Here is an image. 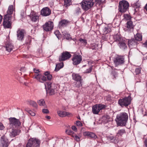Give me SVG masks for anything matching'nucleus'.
I'll use <instances>...</instances> for the list:
<instances>
[{
	"mask_svg": "<svg viewBox=\"0 0 147 147\" xmlns=\"http://www.w3.org/2000/svg\"><path fill=\"white\" fill-rule=\"evenodd\" d=\"M116 121L119 125H125L128 119V115L125 112H122L117 115Z\"/></svg>",
	"mask_w": 147,
	"mask_h": 147,
	"instance_id": "nucleus-1",
	"label": "nucleus"
},
{
	"mask_svg": "<svg viewBox=\"0 0 147 147\" xmlns=\"http://www.w3.org/2000/svg\"><path fill=\"white\" fill-rule=\"evenodd\" d=\"M45 88L47 89V90L48 92H49V94L52 95L55 94V90L56 88V86L54 83L51 82H46L45 83Z\"/></svg>",
	"mask_w": 147,
	"mask_h": 147,
	"instance_id": "nucleus-2",
	"label": "nucleus"
},
{
	"mask_svg": "<svg viewBox=\"0 0 147 147\" xmlns=\"http://www.w3.org/2000/svg\"><path fill=\"white\" fill-rule=\"evenodd\" d=\"M129 6V3L126 1L122 0L120 1L119 5V11L121 13L125 12L128 10Z\"/></svg>",
	"mask_w": 147,
	"mask_h": 147,
	"instance_id": "nucleus-3",
	"label": "nucleus"
},
{
	"mask_svg": "<svg viewBox=\"0 0 147 147\" xmlns=\"http://www.w3.org/2000/svg\"><path fill=\"white\" fill-rule=\"evenodd\" d=\"M80 4L82 9L87 11L93 5L94 2L91 0H83Z\"/></svg>",
	"mask_w": 147,
	"mask_h": 147,
	"instance_id": "nucleus-4",
	"label": "nucleus"
},
{
	"mask_svg": "<svg viewBox=\"0 0 147 147\" xmlns=\"http://www.w3.org/2000/svg\"><path fill=\"white\" fill-rule=\"evenodd\" d=\"M113 61L115 67L122 65L125 62L123 57L118 55H116L114 57Z\"/></svg>",
	"mask_w": 147,
	"mask_h": 147,
	"instance_id": "nucleus-5",
	"label": "nucleus"
},
{
	"mask_svg": "<svg viewBox=\"0 0 147 147\" xmlns=\"http://www.w3.org/2000/svg\"><path fill=\"white\" fill-rule=\"evenodd\" d=\"M131 97L129 96L122 99L119 100L118 103L122 107H127L129 105L131 102Z\"/></svg>",
	"mask_w": 147,
	"mask_h": 147,
	"instance_id": "nucleus-6",
	"label": "nucleus"
},
{
	"mask_svg": "<svg viewBox=\"0 0 147 147\" xmlns=\"http://www.w3.org/2000/svg\"><path fill=\"white\" fill-rule=\"evenodd\" d=\"M40 144V142L38 139L32 138L28 140L26 147H39Z\"/></svg>",
	"mask_w": 147,
	"mask_h": 147,
	"instance_id": "nucleus-7",
	"label": "nucleus"
},
{
	"mask_svg": "<svg viewBox=\"0 0 147 147\" xmlns=\"http://www.w3.org/2000/svg\"><path fill=\"white\" fill-rule=\"evenodd\" d=\"M106 106L104 105L98 104L93 106L92 107V112L95 114H97L100 110L104 109Z\"/></svg>",
	"mask_w": 147,
	"mask_h": 147,
	"instance_id": "nucleus-8",
	"label": "nucleus"
},
{
	"mask_svg": "<svg viewBox=\"0 0 147 147\" xmlns=\"http://www.w3.org/2000/svg\"><path fill=\"white\" fill-rule=\"evenodd\" d=\"M10 125L14 128L19 126L21 124L20 122L18 119L15 117L10 118L9 119Z\"/></svg>",
	"mask_w": 147,
	"mask_h": 147,
	"instance_id": "nucleus-9",
	"label": "nucleus"
},
{
	"mask_svg": "<svg viewBox=\"0 0 147 147\" xmlns=\"http://www.w3.org/2000/svg\"><path fill=\"white\" fill-rule=\"evenodd\" d=\"M53 23L51 21H49L46 22L43 25L42 27L44 30L48 32L52 30L53 28Z\"/></svg>",
	"mask_w": 147,
	"mask_h": 147,
	"instance_id": "nucleus-10",
	"label": "nucleus"
},
{
	"mask_svg": "<svg viewBox=\"0 0 147 147\" xmlns=\"http://www.w3.org/2000/svg\"><path fill=\"white\" fill-rule=\"evenodd\" d=\"M0 142V147H8L9 144L8 140L4 135L1 138Z\"/></svg>",
	"mask_w": 147,
	"mask_h": 147,
	"instance_id": "nucleus-11",
	"label": "nucleus"
},
{
	"mask_svg": "<svg viewBox=\"0 0 147 147\" xmlns=\"http://www.w3.org/2000/svg\"><path fill=\"white\" fill-rule=\"evenodd\" d=\"M17 39L20 41L24 40L26 33L25 31L22 29H19L17 30Z\"/></svg>",
	"mask_w": 147,
	"mask_h": 147,
	"instance_id": "nucleus-12",
	"label": "nucleus"
},
{
	"mask_svg": "<svg viewBox=\"0 0 147 147\" xmlns=\"http://www.w3.org/2000/svg\"><path fill=\"white\" fill-rule=\"evenodd\" d=\"M8 131L9 133V136L12 138L18 135L20 133V130L10 128L8 129Z\"/></svg>",
	"mask_w": 147,
	"mask_h": 147,
	"instance_id": "nucleus-13",
	"label": "nucleus"
},
{
	"mask_svg": "<svg viewBox=\"0 0 147 147\" xmlns=\"http://www.w3.org/2000/svg\"><path fill=\"white\" fill-rule=\"evenodd\" d=\"M82 60V57L81 55H75L72 58L73 63L74 65H75L79 64Z\"/></svg>",
	"mask_w": 147,
	"mask_h": 147,
	"instance_id": "nucleus-14",
	"label": "nucleus"
},
{
	"mask_svg": "<svg viewBox=\"0 0 147 147\" xmlns=\"http://www.w3.org/2000/svg\"><path fill=\"white\" fill-rule=\"evenodd\" d=\"M10 18L7 17V15H5L3 19V25L5 28H9L11 26L10 23Z\"/></svg>",
	"mask_w": 147,
	"mask_h": 147,
	"instance_id": "nucleus-15",
	"label": "nucleus"
},
{
	"mask_svg": "<svg viewBox=\"0 0 147 147\" xmlns=\"http://www.w3.org/2000/svg\"><path fill=\"white\" fill-rule=\"evenodd\" d=\"M34 78L36 79L38 81L40 82L43 83L47 80V78L42 76L41 74H35L34 76Z\"/></svg>",
	"mask_w": 147,
	"mask_h": 147,
	"instance_id": "nucleus-16",
	"label": "nucleus"
},
{
	"mask_svg": "<svg viewBox=\"0 0 147 147\" xmlns=\"http://www.w3.org/2000/svg\"><path fill=\"white\" fill-rule=\"evenodd\" d=\"M71 56V55L69 52H65L62 53V55L59 57V60L60 61L65 60L69 59Z\"/></svg>",
	"mask_w": 147,
	"mask_h": 147,
	"instance_id": "nucleus-17",
	"label": "nucleus"
},
{
	"mask_svg": "<svg viewBox=\"0 0 147 147\" xmlns=\"http://www.w3.org/2000/svg\"><path fill=\"white\" fill-rule=\"evenodd\" d=\"M51 13V9L48 7L43 8L41 11V14L43 16H49Z\"/></svg>",
	"mask_w": 147,
	"mask_h": 147,
	"instance_id": "nucleus-18",
	"label": "nucleus"
},
{
	"mask_svg": "<svg viewBox=\"0 0 147 147\" xmlns=\"http://www.w3.org/2000/svg\"><path fill=\"white\" fill-rule=\"evenodd\" d=\"M128 42L129 47L131 49L135 48L137 47L138 42L134 38L129 40Z\"/></svg>",
	"mask_w": 147,
	"mask_h": 147,
	"instance_id": "nucleus-19",
	"label": "nucleus"
},
{
	"mask_svg": "<svg viewBox=\"0 0 147 147\" xmlns=\"http://www.w3.org/2000/svg\"><path fill=\"white\" fill-rule=\"evenodd\" d=\"M30 17L31 20L33 22H36L39 20V17L37 14L33 11L31 12Z\"/></svg>",
	"mask_w": 147,
	"mask_h": 147,
	"instance_id": "nucleus-20",
	"label": "nucleus"
},
{
	"mask_svg": "<svg viewBox=\"0 0 147 147\" xmlns=\"http://www.w3.org/2000/svg\"><path fill=\"white\" fill-rule=\"evenodd\" d=\"M84 136H87L95 140L97 138V136L94 133L90 131H85L83 133Z\"/></svg>",
	"mask_w": 147,
	"mask_h": 147,
	"instance_id": "nucleus-21",
	"label": "nucleus"
},
{
	"mask_svg": "<svg viewBox=\"0 0 147 147\" xmlns=\"http://www.w3.org/2000/svg\"><path fill=\"white\" fill-rule=\"evenodd\" d=\"M125 133L126 131L125 129H122L119 130L115 137V140H117L118 138H121L122 136Z\"/></svg>",
	"mask_w": 147,
	"mask_h": 147,
	"instance_id": "nucleus-22",
	"label": "nucleus"
},
{
	"mask_svg": "<svg viewBox=\"0 0 147 147\" xmlns=\"http://www.w3.org/2000/svg\"><path fill=\"white\" fill-rule=\"evenodd\" d=\"M134 25L133 24L132 21L129 20L126 23V27L127 30L130 32L133 31Z\"/></svg>",
	"mask_w": 147,
	"mask_h": 147,
	"instance_id": "nucleus-23",
	"label": "nucleus"
},
{
	"mask_svg": "<svg viewBox=\"0 0 147 147\" xmlns=\"http://www.w3.org/2000/svg\"><path fill=\"white\" fill-rule=\"evenodd\" d=\"M57 113L58 115L61 117L66 116L69 117L71 115V113L63 111H58Z\"/></svg>",
	"mask_w": 147,
	"mask_h": 147,
	"instance_id": "nucleus-24",
	"label": "nucleus"
},
{
	"mask_svg": "<svg viewBox=\"0 0 147 147\" xmlns=\"http://www.w3.org/2000/svg\"><path fill=\"white\" fill-rule=\"evenodd\" d=\"M72 79L76 82L80 81L82 80V78L79 74L73 73L72 74Z\"/></svg>",
	"mask_w": 147,
	"mask_h": 147,
	"instance_id": "nucleus-25",
	"label": "nucleus"
},
{
	"mask_svg": "<svg viewBox=\"0 0 147 147\" xmlns=\"http://www.w3.org/2000/svg\"><path fill=\"white\" fill-rule=\"evenodd\" d=\"M13 11V7L12 5H10L8 8V10L7 12V14L5 15H7V17L11 18V15L12 14Z\"/></svg>",
	"mask_w": 147,
	"mask_h": 147,
	"instance_id": "nucleus-26",
	"label": "nucleus"
},
{
	"mask_svg": "<svg viewBox=\"0 0 147 147\" xmlns=\"http://www.w3.org/2000/svg\"><path fill=\"white\" fill-rule=\"evenodd\" d=\"M5 47L6 50L9 52L13 50L14 48V46L11 43L8 42L6 44Z\"/></svg>",
	"mask_w": 147,
	"mask_h": 147,
	"instance_id": "nucleus-27",
	"label": "nucleus"
},
{
	"mask_svg": "<svg viewBox=\"0 0 147 147\" xmlns=\"http://www.w3.org/2000/svg\"><path fill=\"white\" fill-rule=\"evenodd\" d=\"M69 22V21L66 20H61L59 22L58 26L60 28L65 26Z\"/></svg>",
	"mask_w": 147,
	"mask_h": 147,
	"instance_id": "nucleus-28",
	"label": "nucleus"
},
{
	"mask_svg": "<svg viewBox=\"0 0 147 147\" xmlns=\"http://www.w3.org/2000/svg\"><path fill=\"white\" fill-rule=\"evenodd\" d=\"M111 118L110 116L108 115H104L102 118V121L104 123H107L110 121Z\"/></svg>",
	"mask_w": 147,
	"mask_h": 147,
	"instance_id": "nucleus-29",
	"label": "nucleus"
},
{
	"mask_svg": "<svg viewBox=\"0 0 147 147\" xmlns=\"http://www.w3.org/2000/svg\"><path fill=\"white\" fill-rule=\"evenodd\" d=\"M64 66L63 63V62L57 64L54 71L56 72L58 71L61 69Z\"/></svg>",
	"mask_w": 147,
	"mask_h": 147,
	"instance_id": "nucleus-30",
	"label": "nucleus"
},
{
	"mask_svg": "<svg viewBox=\"0 0 147 147\" xmlns=\"http://www.w3.org/2000/svg\"><path fill=\"white\" fill-rule=\"evenodd\" d=\"M134 39L138 42V41H141L142 40V35L140 33H137L134 36Z\"/></svg>",
	"mask_w": 147,
	"mask_h": 147,
	"instance_id": "nucleus-31",
	"label": "nucleus"
},
{
	"mask_svg": "<svg viewBox=\"0 0 147 147\" xmlns=\"http://www.w3.org/2000/svg\"><path fill=\"white\" fill-rule=\"evenodd\" d=\"M111 31V29L108 26H107L103 28L102 32L103 34H105L109 33Z\"/></svg>",
	"mask_w": 147,
	"mask_h": 147,
	"instance_id": "nucleus-32",
	"label": "nucleus"
},
{
	"mask_svg": "<svg viewBox=\"0 0 147 147\" xmlns=\"http://www.w3.org/2000/svg\"><path fill=\"white\" fill-rule=\"evenodd\" d=\"M114 40L115 41H119V42L123 40L122 38L119 34L115 35L113 37Z\"/></svg>",
	"mask_w": 147,
	"mask_h": 147,
	"instance_id": "nucleus-33",
	"label": "nucleus"
},
{
	"mask_svg": "<svg viewBox=\"0 0 147 147\" xmlns=\"http://www.w3.org/2000/svg\"><path fill=\"white\" fill-rule=\"evenodd\" d=\"M118 45L120 48L122 49H124L127 47L126 44L122 40L119 42Z\"/></svg>",
	"mask_w": 147,
	"mask_h": 147,
	"instance_id": "nucleus-34",
	"label": "nucleus"
},
{
	"mask_svg": "<svg viewBox=\"0 0 147 147\" xmlns=\"http://www.w3.org/2000/svg\"><path fill=\"white\" fill-rule=\"evenodd\" d=\"M27 104L33 107H36L37 106V103L34 101L28 100L27 101Z\"/></svg>",
	"mask_w": 147,
	"mask_h": 147,
	"instance_id": "nucleus-35",
	"label": "nucleus"
},
{
	"mask_svg": "<svg viewBox=\"0 0 147 147\" xmlns=\"http://www.w3.org/2000/svg\"><path fill=\"white\" fill-rule=\"evenodd\" d=\"M64 6L65 7H67L70 5V3L71 2V0H64Z\"/></svg>",
	"mask_w": 147,
	"mask_h": 147,
	"instance_id": "nucleus-36",
	"label": "nucleus"
},
{
	"mask_svg": "<svg viewBox=\"0 0 147 147\" xmlns=\"http://www.w3.org/2000/svg\"><path fill=\"white\" fill-rule=\"evenodd\" d=\"M37 102L38 104L40 106L45 105V101L43 99H41L38 100Z\"/></svg>",
	"mask_w": 147,
	"mask_h": 147,
	"instance_id": "nucleus-37",
	"label": "nucleus"
},
{
	"mask_svg": "<svg viewBox=\"0 0 147 147\" xmlns=\"http://www.w3.org/2000/svg\"><path fill=\"white\" fill-rule=\"evenodd\" d=\"M25 110L31 116H34L35 115V113L34 112H32L31 110L29 109H28L26 108Z\"/></svg>",
	"mask_w": 147,
	"mask_h": 147,
	"instance_id": "nucleus-38",
	"label": "nucleus"
},
{
	"mask_svg": "<svg viewBox=\"0 0 147 147\" xmlns=\"http://www.w3.org/2000/svg\"><path fill=\"white\" fill-rule=\"evenodd\" d=\"M54 34L58 39L61 38V36L58 30H56L54 32Z\"/></svg>",
	"mask_w": 147,
	"mask_h": 147,
	"instance_id": "nucleus-39",
	"label": "nucleus"
},
{
	"mask_svg": "<svg viewBox=\"0 0 147 147\" xmlns=\"http://www.w3.org/2000/svg\"><path fill=\"white\" fill-rule=\"evenodd\" d=\"M81 81L80 80V81L77 82H76L74 84V86L77 88L81 86H82Z\"/></svg>",
	"mask_w": 147,
	"mask_h": 147,
	"instance_id": "nucleus-40",
	"label": "nucleus"
},
{
	"mask_svg": "<svg viewBox=\"0 0 147 147\" xmlns=\"http://www.w3.org/2000/svg\"><path fill=\"white\" fill-rule=\"evenodd\" d=\"M98 45L95 43L91 44L90 48L92 50H96L97 49Z\"/></svg>",
	"mask_w": 147,
	"mask_h": 147,
	"instance_id": "nucleus-41",
	"label": "nucleus"
},
{
	"mask_svg": "<svg viewBox=\"0 0 147 147\" xmlns=\"http://www.w3.org/2000/svg\"><path fill=\"white\" fill-rule=\"evenodd\" d=\"M72 137L74 138L75 140L77 142H79L80 140V136H78L76 135H74L72 136Z\"/></svg>",
	"mask_w": 147,
	"mask_h": 147,
	"instance_id": "nucleus-42",
	"label": "nucleus"
},
{
	"mask_svg": "<svg viewBox=\"0 0 147 147\" xmlns=\"http://www.w3.org/2000/svg\"><path fill=\"white\" fill-rule=\"evenodd\" d=\"M131 17L127 14H125L124 15V18L126 20L129 21L131 19Z\"/></svg>",
	"mask_w": 147,
	"mask_h": 147,
	"instance_id": "nucleus-43",
	"label": "nucleus"
},
{
	"mask_svg": "<svg viewBox=\"0 0 147 147\" xmlns=\"http://www.w3.org/2000/svg\"><path fill=\"white\" fill-rule=\"evenodd\" d=\"M80 8H79V7H77L76 8L75 10V14L77 15H78L79 14V13H80Z\"/></svg>",
	"mask_w": 147,
	"mask_h": 147,
	"instance_id": "nucleus-44",
	"label": "nucleus"
},
{
	"mask_svg": "<svg viewBox=\"0 0 147 147\" xmlns=\"http://www.w3.org/2000/svg\"><path fill=\"white\" fill-rule=\"evenodd\" d=\"M67 134L69 135H72L74 134V132L71 129H67L65 131Z\"/></svg>",
	"mask_w": 147,
	"mask_h": 147,
	"instance_id": "nucleus-45",
	"label": "nucleus"
},
{
	"mask_svg": "<svg viewBox=\"0 0 147 147\" xmlns=\"http://www.w3.org/2000/svg\"><path fill=\"white\" fill-rule=\"evenodd\" d=\"M110 38V36L109 35H104L102 36V39L106 41L108 39Z\"/></svg>",
	"mask_w": 147,
	"mask_h": 147,
	"instance_id": "nucleus-46",
	"label": "nucleus"
},
{
	"mask_svg": "<svg viewBox=\"0 0 147 147\" xmlns=\"http://www.w3.org/2000/svg\"><path fill=\"white\" fill-rule=\"evenodd\" d=\"M79 41L82 43H83L84 45H86L87 43V41L86 40L82 38H80Z\"/></svg>",
	"mask_w": 147,
	"mask_h": 147,
	"instance_id": "nucleus-47",
	"label": "nucleus"
},
{
	"mask_svg": "<svg viewBox=\"0 0 147 147\" xmlns=\"http://www.w3.org/2000/svg\"><path fill=\"white\" fill-rule=\"evenodd\" d=\"M92 69V66H90L85 71V73H90Z\"/></svg>",
	"mask_w": 147,
	"mask_h": 147,
	"instance_id": "nucleus-48",
	"label": "nucleus"
},
{
	"mask_svg": "<svg viewBox=\"0 0 147 147\" xmlns=\"http://www.w3.org/2000/svg\"><path fill=\"white\" fill-rule=\"evenodd\" d=\"M141 69L140 68H138L135 69V72L136 75L139 74L141 72Z\"/></svg>",
	"mask_w": 147,
	"mask_h": 147,
	"instance_id": "nucleus-49",
	"label": "nucleus"
},
{
	"mask_svg": "<svg viewBox=\"0 0 147 147\" xmlns=\"http://www.w3.org/2000/svg\"><path fill=\"white\" fill-rule=\"evenodd\" d=\"M76 125L77 126L79 127H81L82 126V124L81 122L79 121H77L76 122Z\"/></svg>",
	"mask_w": 147,
	"mask_h": 147,
	"instance_id": "nucleus-50",
	"label": "nucleus"
},
{
	"mask_svg": "<svg viewBox=\"0 0 147 147\" xmlns=\"http://www.w3.org/2000/svg\"><path fill=\"white\" fill-rule=\"evenodd\" d=\"M64 37L67 40H69L70 39H71L70 35L68 34H66V35H65V36Z\"/></svg>",
	"mask_w": 147,
	"mask_h": 147,
	"instance_id": "nucleus-51",
	"label": "nucleus"
},
{
	"mask_svg": "<svg viewBox=\"0 0 147 147\" xmlns=\"http://www.w3.org/2000/svg\"><path fill=\"white\" fill-rule=\"evenodd\" d=\"M42 112L44 113H49V111L47 109H44L42 110Z\"/></svg>",
	"mask_w": 147,
	"mask_h": 147,
	"instance_id": "nucleus-52",
	"label": "nucleus"
},
{
	"mask_svg": "<svg viewBox=\"0 0 147 147\" xmlns=\"http://www.w3.org/2000/svg\"><path fill=\"white\" fill-rule=\"evenodd\" d=\"M112 74L114 76V78H116V77L117 76V72H115L114 71H113L112 72Z\"/></svg>",
	"mask_w": 147,
	"mask_h": 147,
	"instance_id": "nucleus-53",
	"label": "nucleus"
},
{
	"mask_svg": "<svg viewBox=\"0 0 147 147\" xmlns=\"http://www.w3.org/2000/svg\"><path fill=\"white\" fill-rule=\"evenodd\" d=\"M5 128V127L3 124L0 122V130H3Z\"/></svg>",
	"mask_w": 147,
	"mask_h": 147,
	"instance_id": "nucleus-54",
	"label": "nucleus"
},
{
	"mask_svg": "<svg viewBox=\"0 0 147 147\" xmlns=\"http://www.w3.org/2000/svg\"><path fill=\"white\" fill-rule=\"evenodd\" d=\"M47 79L50 80L52 78V76L51 75L49 74V75H48V76H47Z\"/></svg>",
	"mask_w": 147,
	"mask_h": 147,
	"instance_id": "nucleus-55",
	"label": "nucleus"
},
{
	"mask_svg": "<svg viewBox=\"0 0 147 147\" xmlns=\"http://www.w3.org/2000/svg\"><path fill=\"white\" fill-rule=\"evenodd\" d=\"M72 129L74 131H77V128L75 126H72L71 127Z\"/></svg>",
	"mask_w": 147,
	"mask_h": 147,
	"instance_id": "nucleus-56",
	"label": "nucleus"
},
{
	"mask_svg": "<svg viewBox=\"0 0 147 147\" xmlns=\"http://www.w3.org/2000/svg\"><path fill=\"white\" fill-rule=\"evenodd\" d=\"M33 71H34L35 73L37 74H38V73L39 72V69H34Z\"/></svg>",
	"mask_w": 147,
	"mask_h": 147,
	"instance_id": "nucleus-57",
	"label": "nucleus"
},
{
	"mask_svg": "<svg viewBox=\"0 0 147 147\" xmlns=\"http://www.w3.org/2000/svg\"><path fill=\"white\" fill-rule=\"evenodd\" d=\"M108 139L111 140H113L115 139V137L113 136H110L108 137Z\"/></svg>",
	"mask_w": 147,
	"mask_h": 147,
	"instance_id": "nucleus-58",
	"label": "nucleus"
},
{
	"mask_svg": "<svg viewBox=\"0 0 147 147\" xmlns=\"http://www.w3.org/2000/svg\"><path fill=\"white\" fill-rule=\"evenodd\" d=\"M144 143L145 147H147V139L145 140Z\"/></svg>",
	"mask_w": 147,
	"mask_h": 147,
	"instance_id": "nucleus-59",
	"label": "nucleus"
},
{
	"mask_svg": "<svg viewBox=\"0 0 147 147\" xmlns=\"http://www.w3.org/2000/svg\"><path fill=\"white\" fill-rule=\"evenodd\" d=\"M49 71H46L44 73V74L45 76H48V75H49Z\"/></svg>",
	"mask_w": 147,
	"mask_h": 147,
	"instance_id": "nucleus-60",
	"label": "nucleus"
},
{
	"mask_svg": "<svg viewBox=\"0 0 147 147\" xmlns=\"http://www.w3.org/2000/svg\"><path fill=\"white\" fill-rule=\"evenodd\" d=\"M63 33V35L64 36H65V35H66V34H68L67 32H62Z\"/></svg>",
	"mask_w": 147,
	"mask_h": 147,
	"instance_id": "nucleus-61",
	"label": "nucleus"
},
{
	"mask_svg": "<svg viewBox=\"0 0 147 147\" xmlns=\"http://www.w3.org/2000/svg\"><path fill=\"white\" fill-rule=\"evenodd\" d=\"M46 118L48 119H51V117L50 116H46Z\"/></svg>",
	"mask_w": 147,
	"mask_h": 147,
	"instance_id": "nucleus-62",
	"label": "nucleus"
},
{
	"mask_svg": "<svg viewBox=\"0 0 147 147\" xmlns=\"http://www.w3.org/2000/svg\"><path fill=\"white\" fill-rule=\"evenodd\" d=\"M2 19V16L1 15H0V23H1V22Z\"/></svg>",
	"mask_w": 147,
	"mask_h": 147,
	"instance_id": "nucleus-63",
	"label": "nucleus"
},
{
	"mask_svg": "<svg viewBox=\"0 0 147 147\" xmlns=\"http://www.w3.org/2000/svg\"><path fill=\"white\" fill-rule=\"evenodd\" d=\"M145 45L147 46V40L146 41V42H145Z\"/></svg>",
	"mask_w": 147,
	"mask_h": 147,
	"instance_id": "nucleus-64",
	"label": "nucleus"
}]
</instances>
